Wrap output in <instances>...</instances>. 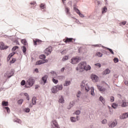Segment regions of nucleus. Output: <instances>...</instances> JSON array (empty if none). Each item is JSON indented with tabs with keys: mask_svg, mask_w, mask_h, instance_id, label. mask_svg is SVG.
Returning <instances> with one entry per match:
<instances>
[{
	"mask_svg": "<svg viewBox=\"0 0 128 128\" xmlns=\"http://www.w3.org/2000/svg\"><path fill=\"white\" fill-rule=\"evenodd\" d=\"M70 81H66L65 82L64 84V86H70Z\"/></svg>",
	"mask_w": 128,
	"mask_h": 128,
	"instance_id": "nucleus-27",
	"label": "nucleus"
},
{
	"mask_svg": "<svg viewBox=\"0 0 128 128\" xmlns=\"http://www.w3.org/2000/svg\"><path fill=\"white\" fill-rule=\"evenodd\" d=\"M16 54V52H13L11 54H10L8 56V60H10V58H12V56H14V54Z\"/></svg>",
	"mask_w": 128,
	"mask_h": 128,
	"instance_id": "nucleus-22",
	"label": "nucleus"
},
{
	"mask_svg": "<svg viewBox=\"0 0 128 128\" xmlns=\"http://www.w3.org/2000/svg\"><path fill=\"white\" fill-rule=\"evenodd\" d=\"M96 56L101 58V56H102V54L100 52H98L97 53H96Z\"/></svg>",
	"mask_w": 128,
	"mask_h": 128,
	"instance_id": "nucleus-30",
	"label": "nucleus"
},
{
	"mask_svg": "<svg viewBox=\"0 0 128 128\" xmlns=\"http://www.w3.org/2000/svg\"><path fill=\"white\" fill-rule=\"evenodd\" d=\"M52 128H60V126L58 124L56 120H53L52 122Z\"/></svg>",
	"mask_w": 128,
	"mask_h": 128,
	"instance_id": "nucleus-4",
	"label": "nucleus"
},
{
	"mask_svg": "<svg viewBox=\"0 0 128 128\" xmlns=\"http://www.w3.org/2000/svg\"><path fill=\"white\" fill-rule=\"evenodd\" d=\"M108 126H109V128H114V126H116V122H112V124H109Z\"/></svg>",
	"mask_w": 128,
	"mask_h": 128,
	"instance_id": "nucleus-21",
	"label": "nucleus"
},
{
	"mask_svg": "<svg viewBox=\"0 0 128 128\" xmlns=\"http://www.w3.org/2000/svg\"><path fill=\"white\" fill-rule=\"evenodd\" d=\"M52 92L53 94H56L58 92V89L56 88V86H54L52 88Z\"/></svg>",
	"mask_w": 128,
	"mask_h": 128,
	"instance_id": "nucleus-16",
	"label": "nucleus"
},
{
	"mask_svg": "<svg viewBox=\"0 0 128 128\" xmlns=\"http://www.w3.org/2000/svg\"><path fill=\"white\" fill-rule=\"evenodd\" d=\"M90 90H91L92 96H94V88L93 87H92Z\"/></svg>",
	"mask_w": 128,
	"mask_h": 128,
	"instance_id": "nucleus-28",
	"label": "nucleus"
},
{
	"mask_svg": "<svg viewBox=\"0 0 128 128\" xmlns=\"http://www.w3.org/2000/svg\"><path fill=\"white\" fill-rule=\"evenodd\" d=\"M33 8H34V6H33Z\"/></svg>",
	"mask_w": 128,
	"mask_h": 128,
	"instance_id": "nucleus-63",
	"label": "nucleus"
},
{
	"mask_svg": "<svg viewBox=\"0 0 128 128\" xmlns=\"http://www.w3.org/2000/svg\"><path fill=\"white\" fill-rule=\"evenodd\" d=\"M46 80H48V76H45L42 78V80L44 82V84L46 82Z\"/></svg>",
	"mask_w": 128,
	"mask_h": 128,
	"instance_id": "nucleus-18",
	"label": "nucleus"
},
{
	"mask_svg": "<svg viewBox=\"0 0 128 128\" xmlns=\"http://www.w3.org/2000/svg\"><path fill=\"white\" fill-rule=\"evenodd\" d=\"M61 72H64V68H62V69H61Z\"/></svg>",
	"mask_w": 128,
	"mask_h": 128,
	"instance_id": "nucleus-59",
	"label": "nucleus"
},
{
	"mask_svg": "<svg viewBox=\"0 0 128 128\" xmlns=\"http://www.w3.org/2000/svg\"><path fill=\"white\" fill-rule=\"evenodd\" d=\"M80 114V110H78L75 112V114L78 115V114Z\"/></svg>",
	"mask_w": 128,
	"mask_h": 128,
	"instance_id": "nucleus-49",
	"label": "nucleus"
},
{
	"mask_svg": "<svg viewBox=\"0 0 128 128\" xmlns=\"http://www.w3.org/2000/svg\"><path fill=\"white\" fill-rule=\"evenodd\" d=\"M26 84V81L23 80L21 82V86H24Z\"/></svg>",
	"mask_w": 128,
	"mask_h": 128,
	"instance_id": "nucleus-50",
	"label": "nucleus"
},
{
	"mask_svg": "<svg viewBox=\"0 0 128 128\" xmlns=\"http://www.w3.org/2000/svg\"><path fill=\"white\" fill-rule=\"evenodd\" d=\"M24 102V100L20 99L18 101V104H22Z\"/></svg>",
	"mask_w": 128,
	"mask_h": 128,
	"instance_id": "nucleus-35",
	"label": "nucleus"
},
{
	"mask_svg": "<svg viewBox=\"0 0 128 128\" xmlns=\"http://www.w3.org/2000/svg\"><path fill=\"white\" fill-rule=\"evenodd\" d=\"M110 100L111 102H114V96H111L110 98Z\"/></svg>",
	"mask_w": 128,
	"mask_h": 128,
	"instance_id": "nucleus-46",
	"label": "nucleus"
},
{
	"mask_svg": "<svg viewBox=\"0 0 128 128\" xmlns=\"http://www.w3.org/2000/svg\"><path fill=\"white\" fill-rule=\"evenodd\" d=\"M108 50H109V52H110V54H114V51H112V50L110 48H108Z\"/></svg>",
	"mask_w": 128,
	"mask_h": 128,
	"instance_id": "nucleus-44",
	"label": "nucleus"
},
{
	"mask_svg": "<svg viewBox=\"0 0 128 128\" xmlns=\"http://www.w3.org/2000/svg\"><path fill=\"white\" fill-rule=\"evenodd\" d=\"M72 40H74V38H66L64 40H63V42L66 44H68V42H73Z\"/></svg>",
	"mask_w": 128,
	"mask_h": 128,
	"instance_id": "nucleus-8",
	"label": "nucleus"
},
{
	"mask_svg": "<svg viewBox=\"0 0 128 128\" xmlns=\"http://www.w3.org/2000/svg\"><path fill=\"white\" fill-rule=\"evenodd\" d=\"M80 94H82V92H80V91H78L76 94L77 98H80Z\"/></svg>",
	"mask_w": 128,
	"mask_h": 128,
	"instance_id": "nucleus-43",
	"label": "nucleus"
},
{
	"mask_svg": "<svg viewBox=\"0 0 128 128\" xmlns=\"http://www.w3.org/2000/svg\"><path fill=\"white\" fill-rule=\"evenodd\" d=\"M126 24V22H122V24L123 26H124V24Z\"/></svg>",
	"mask_w": 128,
	"mask_h": 128,
	"instance_id": "nucleus-58",
	"label": "nucleus"
},
{
	"mask_svg": "<svg viewBox=\"0 0 128 128\" xmlns=\"http://www.w3.org/2000/svg\"><path fill=\"white\" fill-rule=\"evenodd\" d=\"M18 48V46H14L12 48V52H16Z\"/></svg>",
	"mask_w": 128,
	"mask_h": 128,
	"instance_id": "nucleus-32",
	"label": "nucleus"
},
{
	"mask_svg": "<svg viewBox=\"0 0 128 128\" xmlns=\"http://www.w3.org/2000/svg\"><path fill=\"white\" fill-rule=\"evenodd\" d=\"M34 84V79L32 78H29V80H28L26 82V84H28L29 86V88L30 86H32Z\"/></svg>",
	"mask_w": 128,
	"mask_h": 128,
	"instance_id": "nucleus-6",
	"label": "nucleus"
},
{
	"mask_svg": "<svg viewBox=\"0 0 128 128\" xmlns=\"http://www.w3.org/2000/svg\"><path fill=\"white\" fill-rule=\"evenodd\" d=\"M128 118V113L124 114L122 116V118Z\"/></svg>",
	"mask_w": 128,
	"mask_h": 128,
	"instance_id": "nucleus-34",
	"label": "nucleus"
},
{
	"mask_svg": "<svg viewBox=\"0 0 128 128\" xmlns=\"http://www.w3.org/2000/svg\"><path fill=\"white\" fill-rule=\"evenodd\" d=\"M38 86H39L38 85H36L35 87L36 90L38 88Z\"/></svg>",
	"mask_w": 128,
	"mask_h": 128,
	"instance_id": "nucleus-61",
	"label": "nucleus"
},
{
	"mask_svg": "<svg viewBox=\"0 0 128 128\" xmlns=\"http://www.w3.org/2000/svg\"><path fill=\"white\" fill-rule=\"evenodd\" d=\"M0 50H6V48H8V46H5L4 44L2 42H0Z\"/></svg>",
	"mask_w": 128,
	"mask_h": 128,
	"instance_id": "nucleus-9",
	"label": "nucleus"
},
{
	"mask_svg": "<svg viewBox=\"0 0 128 128\" xmlns=\"http://www.w3.org/2000/svg\"><path fill=\"white\" fill-rule=\"evenodd\" d=\"M95 66H98V68H100L102 66V65L100 63L95 64Z\"/></svg>",
	"mask_w": 128,
	"mask_h": 128,
	"instance_id": "nucleus-53",
	"label": "nucleus"
},
{
	"mask_svg": "<svg viewBox=\"0 0 128 128\" xmlns=\"http://www.w3.org/2000/svg\"><path fill=\"white\" fill-rule=\"evenodd\" d=\"M74 10L76 12V14L80 15V16H81V18H84V14H82L80 12L79 10L78 9L76 8H74Z\"/></svg>",
	"mask_w": 128,
	"mask_h": 128,
	"instance_id": "nucleus-13",
	"label": "nucleus"
},
{
	"mask_svg": "<svg viewBox=\"0 0 128 128\" xmlns=\"http://www.w3.org/2000/svg\"><path fill=\"white\" fill-rule=\"evenodd\" d=\"M68 60V56H64V57H63L62 60L63 62H66V60Z\"/></svg>",
	"mask_w": 128,
	"mask_h": 128,
	"instance_id": "nucleus-31",
	"label": "nucleus"
},
{
	"mask_svg": "<svg viewBox=\"0 0 128 128\" xmlns=\"http://www.w3.org/2000/svg\"><path fill=\"white\" fill-rule=\"evenodd\" d=\"M100 102H102V104H104L106 100H104V97L100 96Z\"/></svg>",
	"mask_w": 128,
	"mask_h": 128,
	"instance_id": "nucleus-29",
	"label": "nucleus"
},
{
	"mask_svg": "<svg viewBox=\"0 0 128 128\" xmlns=\"http://www.w3.org/2000/svg\"><path fill=\"white\" fill-rule=\"evenodd\" d=\"M59 102L61 104H64V99L63 96H61L60 98H59Z\"/></svg>",
	"mask_w": 128,
	"mask_h": 128,
	"instance_id": "nucleus-25",
	"label": "nucleus"
},
{
	"mask_svg": "<svg viewBox=\"0 0 128 128\" xmlns=\"http://www.w3.org/2000/svg\"><path fill=\"white\" fill-rule=\"evenodd\" d=\"M51 74H52V76H53L52 81L53 82H54V84H58V80L56 79V76H58L56 73L54 71H52L51 72Z\"/></svg>",
	"mask_w": 128,
	"mask_h": 128,
	"instance_id": "nucleus-3",
	"label": "nucleus"
},
{
	"mask_svg": "<svg viewBox=\"0 0 128 128\" xmlns=\"http://www.w3.org/2000/svg\"><path fill=\"white\" fill-rule=\"evenodd\" d=\"M97 88L100 92H106V89L102 86L97 85Z\"/></svg>",
	"mask_w": 128,
	"mask_h": 128,
	"instance_id": "nucleus-14",
	"label": "nucleus"
},
{
	"mask_svg": "<svg viewBox=\"0 0 128 128\" xmlns=\"http://www.w3.org/2000/svg\"><path fill=\"white\" fill-rule=\"evenodd\" d=\"M110 72V70L108 69H106L104 72H103V74L104 76H106V74H108Z\"/></svg>",
	"mask_w": 128,
	"mask_h": 128,
	"instance_id": "nucleus-17",
	"label": "nucleus"
},
{
	"mask_svg": "<svg viewBox=\"0 0 128 128\" xmlns=\"http://www.w3.org/2000/svg\"><path fill=\"white\" fill-rule=\"evenodd\" d=\"M32 102L33 104H36V98H32Z\"/></svg>",
	"mask_w": 128,
	"mask_h": 128,
	"instance_id": "nucleus-36",
	"label": "nucleus"
},
{
	"mask_svg": "<svg viewBox=\"0 0 128 128\" xmlns=\"http://www.w3.org/2000/svg\"><path fill=\"white\" fill-rule=\"evenodd\" d=\"M24 94L25 96H26L28 100H30V97L28 96V93H25Z\"/></svg>",
	"mask_w": 128,
	"mask_h": 128,
	"instance_id": "nucleus-47",
	"label": "nucleus"
},
{
	"mask_svg": "<svg viewBox=\"0 0 128 128\" xmlns=\"http://www.w3.org/2000/svg\"><path fill=\"white\" fill-rule=\"evenodd\" d=\"M58 92V90H62V85H58L56 86Z\"/></svg>",
	"mask_w": 128,
	"mask_h": 128,
	"instance_id": "nucleus-20",
	"label": "nucleus"
},
{
	"mask_svg": "<svg viewBox=\"0 0 128 128\" xmlns=\"http://www.w3.org/2000/svg\"><path fill=\"white\" fill-rule=\"evenodd\" d=\"M102 84H106V86H107L108 87V88H110V85L108 84H106V82H104V81H102Z\"/></svg>",
	"mask_w": 128,
	"mask_h": 128,
	"instance_id": "nucleus-48",
	"label": "nucleus"
},
{
	"mask_svg": "<svg viewBox=\"0 0 128 128\" xmlns=\"http://www.w3.org/2000/svg\"><path fill=\"white\" fill-rule=\"evenodd\" d=\"M76 120H80V117L77 116H76Z\"/></svg>",
	"mask_w": 128,
	"mask_h": 128,
	"instance_id": "nucleus-62",
	"label": "nucleus"
},
{
	"mask_svg": "<svg viewBox=\"0 0 128 128\" xmlns=\"http://www.w3.org/2000/svg\"><path fill=\"white\" fill-rule=\"evenodd\" d=\"M114 62L116 63L118 62V58H114Z\"/></svg>",
	"mask_w": 128,
	"mask_h": 128,
	"instance_id": "nucleus-51",
	"label": "nucleus"
},
{
	"mask_svg": "<svg viewBox=\"0 0 128 128\" xmlns=\"http://www.w3.org/2000/svg\"><path fill=\"white\" fill-rule=\"evenodd\" d=\"M128 106V103L126 102V100H122V104H121V106L122 108H126V106Z\"/></svg>",
	"mask_w": 128,
	"mask_h": 128,
	"instance_id": "nucleus-15",
	"label": "nucleus"
},
{
	"mask_svg": "<svg viewBox=\"0 0 128 128\" xmlns=\"http://www.w3.org/2000/svg\"><path fill=\"white\" fill-rule=\"evenodd\" d=\"M71 64H78L80 60V57H74L72 58L71 60Z\"/></svg>",
	"mask_w": 128,
	"mask_h": 128,
	"instance_id": "nucleus-2",
	"label": "nucleus"
},
{
	"mask_svg": "<svg viewBox=\"0 0 128 128\" xmlns=\"http://www.w3.org/2000/svg\"><path fill=\"white\" fill-rule=\"evenodd\" d=\"M34 72H38V69L36 68Z\"/></svg>",
	"mask_w": 128,
	"mask_h": 128,
	"instance_id": "nucleus-60",
	"label": "nucleus"
},
{
	"mask_svg": "<svg viewBox=\"0 0 128 128\" xmlns=\"http://www.w3.org/2000/svg\"><path fill=\"white\" fill-rule=\"evenodd\" d=\"M31 6H36V2H32L30 3Z\"/></svg>",
	"mask_w": 128,
	"mask_h": 128,
	"instance_id": "nucleus-37",
	"label": "nucleus"
},
{
	"mask_svg": "<svg viewBox=\"0 0 128 128\" xmlns=\"http://www.w3.org/2000/svg\"><path fill=\"white\" fill-rule=\"evenodd\" d=\"M63 0V2H64V0Z\"/></svg>",
	"mask_w": 128,
	"mask_h": 128,
	"instance_id": "nucleus-64",
	"label": "nucleus"
},
{
	"mask_svg": "<svg viewBox=\"0 0 128 128\" xmlns=\"http://www.w3.org/2000/svg\"><path fill=\"white\" fill-rule=\"evenodd\" d=\"M92 68L90 65H86V62H82L78 64L76 68V70H79V72H82L84 70L88 72V70H90Z\"/></svg>",
	"mask_w": 128,
	"mask_h": 128,
	"instance_id": "nucleus-1",
	"label": "nucleus"
},
{
	"mask_svg": "<svg viewBox=\"0 0 128 128\" xmlns=\"http://www.w3.org/2000/svg\"><path fill=\"white\" fill-rule=\"evenodd\" d=\"M70 120H71V122H76V118L72 117L70 118Z\"/></svg>",
	"mask_w": 128,
	"mask_h": 128,
	"instance_id": "nucleus-40",
	"label": "nucleus"
},
{
	"mask_svg": "<svg viewBox=\"0 0 128 128\" xmlns=\"http://www.w3.org/2000/svg\"><path fill=\"white\" fill-rule=\"evenodd\" d=\"M34 46H38V44H42V40H38V39H35L33 40Z\"/></svg>",
	"mask_w": 128,
	"mask_h": 128,
	"instance_id": "nucleus-12",
	"label": "nucleus"
},
{
	"mask_svg": "<svg viewBox=\"0 0 128 128\" xmlns=\"http://www.w3.org/2000/svg\"><path fill=\"white\" fill-rule=\"evenodd\" d=\"M39 58H40V60H44V58H46V55L41 54Z\"/></svg>",
	"mask_w": 128,
	"mask_h": 128,
	"instance_id": "nucleus-33",
	"label": "nucleus"
},
{
	"mask_svg": "<svg viewBox=\"0 0 128 128\" xmlns=\"http://www.w3.org/2000/svg\"><path fill=\"white\" fill-rule=\"evenodd\" d=\"M48 62V60H40L37 61L36 62V66H38L40 64H44L45 62Z\"/></svg>",
	"mask_w": 128,
	"mask_h": 128,
	"instance_id": "nucleus-10",
	"label": "nucleus"
},
{
	"mask_svg": "<svg viewBox=\"0 0 128 128\" xmlns=\"http://www.w3.org/2000/svg\"><path fill=\"white\" fill-rule=\"evenodd\" d=\"M2 106H8V102L6 101L2 102Z\"/></svg>",
	"mask_w": 128,
	"mask_h": 128,
	"instance_id": "nucleus-23",
	"label": "nucleus"
},
{
	"mask_svg": "<svg viewBox=\"0 0 128 128\" xmlns=\"http://www.w3.org/2000/svg\"><path fill=\"white\" fill-rule=\"evenodd\" d=\"M12 76H14V72H6V74H4V76H6V78H11Z\"/></svg>",
	"mask_w": 128,
	"mask_h": 128,
	"instance_id": "nucleus-11",
	"label": "nucleus"
},
{
	"mask_svg": "<svg viewBox=\"0 0 128 128\" xmlns=\"http://www.w3.org/2000/svg\"><path fill=\"white\" fill-rule=\"evenodd\" d=\"M21 42L22 44H24V46H28V42L26 39H22L21 40Z\"/></svg>",
	"mask_w": 128,
	"mask_h": 128,
	"instance_id": "nucleus-19",
	"label": "nucleus"
},
{
	"mask_svg": "<svg viewBox=\"0 0 128 128\" xmlns=\"http://www.w3.org/2000/svg\"><path fill=\"white\" fill-rule=\"evenodd\" d=\"M16 58H13L12 59V60H11L10 62V64H14V62H16Z\"/></svg>",
	"mask_w": 128,
	"mask_h": 128,
	"instance_id": "nucleus-38",
	"label": "nucleus"
},
{
	"mask_svg": "<svg viewBox=\"0 0 128 128\" xmlns=\"http://www.w3.org/2000/svg\"><path fill=\"white\" fill-rule=\"evenodd\" d=\"M85 88L86 92H88L90 90V87H88V86H84V85H81V88Z\"/></svg>",
	"mask_w": 128,
	"mask_h": 128,
	"instance_id": "nucleus-24",
	"label": "nucleus"
},
{
	"mask_svg": "<svg viewBox=\"0 0 128 128\" xmlns=\"http://www.w3.org/2000/svg\"><path fill=\"white\" fill-rule=\"evenodd\" d=\"M124 84H126V86H128V80H126L124 82Z\"/></svg>",
	"mask_w": 128,
	"mask_h": 128,
	"instance_id": "nucleus-56",
	"label": "nucleus"
},
{
	"mask_svg": "<svg viewBox=\"0 0 128 128\" xmlns=\"http://www.w3.org/2000/svg\"><path fill=\"white\" fill-rule=\"evenodd\" d=\"M46 7L44 4H42L40 5V8H42V10H44V8Z\"/></svg>",
	"mask_w": 128,
	"mask_h": 128,
	"instance_id": "nucleus-42",
	"label": "nucleus"
},
{
	"mask_svg": "<svg viewBox=\"0 0 128 128\" xmlns=\"http://www.w3.org/2000/svg\"><path fill=\"white\" fill-rule=\"evenodd\" d=\"M30 108H26V112H30Z\"/></svg>",
	"mask_w": 128,
	"mask_h": 128,
	"instance_id": "nucleus-57",
	"label": "nucleus"
},
{
	"mask_svg": "<svg viewBox=\"0 0 128 128\" xmlns=\"http://www.w3.org/2000/svg\"><path fill=\"white\" fill-rule=\"evenodd\" d=\"M66 12L67 14H70V8H66Z\"/></svg>",
	"mask_w": 128,
	"mask_h": 128,
	"instance_id": "nucleus-52",
	"label": "nucleus"
},
{
	"mask_svg": "<svg viewBox=\"0 0 128 128\" xmlns=\"http://www.w3.org/2000/svg\"><path fill=\"white\" fill-rule=\"evenodd\" d=\"M91 78L94 82H98V77L96 74H92L91 75Z\"/></svg>",
	"mask_w": 128,
	"mask_h": 128,
	"instance_id": "nucleus-7",
	"label": "nucleus"
},
{
	"mask_svg": "<svg viewBox=\"0 0 128 128\" xmlns=\"http://www.w3.org/2000/svg\"><path fill=\"white\" fill-rule=\"evenodd\" d=\"M107 11H108V8H106V7H104L102 9V14H106V12Z\"/></svg>",
	"mask_w": 128,
	"mask_h": 128,
	"instance_id": "nucleus-26",
	"label": "nucleus"
},
{
	"mask_svg": "<svg viewBox=\"0 0 128 128\" xmlns=\"http://www.w3.org/2000/svg\"><path fill=\"white\" fill-rule=\"evenodd\" d=\"M102 124H106V119H104V120L102 121Z\"/></svg>",
	"mask_w": 128,
	"mask_h": 128,
	"instance_id": "nucleus-54",
	"label": "nucleus"
},
{
	"mask_svg": "<svg viewBox=\"0 0 128 128\" xmlns=\"http://www.w3.org/2000/svg\"><path fill=\"white\" fill-rule=\"evenodd\" d=\"M16 122H18V124H20V122H22V120H20V119H17Z\"/></svg>",
	"mask_w": 128,
	"mask_h": 128,
	"instance_id": "nucleus-55",
	"label": "nucleus"
},
{
	"mask_svg": "<svg viewBox=\"0 0 128 128\" xmlns=\"http://www.w3.org/2000/svg\"><path fill=\"white\" fill-rule=\"evenodd\" d=\"M4 110H7V112H10V108L8 107H4Z\"/></svg>",
	"mask_w": 128,
	"mask_h": 128,
	"instance_id": "nucleus-45",
	"label": "nucleus"
},
{
	"mask_svg": "<svg viewBox=\"0 0 128 128\" xmlns=\"http://www.w3.org/2000/svg\"><path fill=\"white\" fill-rule=\"evenodd\" d=\"M112 108H118V104H112Z\"/></svg>",
	"mask_w": 128,
	"mask_h": 128,
	"instance_id": "nucleus-39",
	"label": "nucleus"
},
{
	"mask_svg": "<svg viewBox=\"0 0 128 128\" xmlns=\"http://www.w3.org/2000/svg\"><path fill=\"white\" fill-rule=\"evenodd\" d=\"M52 52V46H49L44 50V52L46 56L50 54Z\"/></svg>",
	"mask_w": 128,
	"mask_h": 128,
	"instance_id": "nucleus-5",
	"label": "nucleus"
},
{
	"mask_svg": "<svg viewBox=\"0 0 128 128\" xmlns=\"http://www.w3.org/2000/svg\"><path fill=\"white\" fill-rule=\"evenodd\" d=\"M22 52L24 54H26V46H22Z\"/></svg>",
	"mask_w": 128,
	"mask_h": 128,
	"instance_id": "nucleus-41",
	"label": "nucleus"
}]
</instances>
